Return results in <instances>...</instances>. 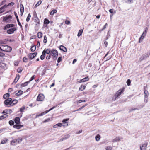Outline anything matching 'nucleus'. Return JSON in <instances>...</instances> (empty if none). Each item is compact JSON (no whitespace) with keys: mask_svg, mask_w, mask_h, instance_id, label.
<instances>
[{"mask_svg":"<svg viewBox=\"0 0 150 150\" xmlns=\"http://www.w3.org/2000/svg\"><path fill=\"white\" fill-rule=\"evenodd\" d=\"M0 49L3 51L6 52H9L11 51L12 48L10 46L5 45H0Z\"/></svg>","mask_w":150,"mask_h":150,"instance_id":"obj_1","label":"nucleus"},{"mask_svg":"<svg viewBox=\"0 0 150 150\" xmlns=\"http://www.w3.org/2000/svg\"><path fill=\"white\" fill-rule=\"evenodd\" d=\"M125 89V88L124 87L119 90L112 97V100H115L121 94L123 93Z\"/></svg>","mask_w":150,"mask_h":150,"instance_id":"obj_2","label":"nucleus"},{"mask_svg":"<svg viewBox=\"0 0 150 150\" xmlns=\"http://www.w3.org/2000/svg\"><path fill=\"white\" fill-rule=\"evenodd\" d=\"M50 54L52 56V59L54 60H56L57 59L58 53L57 50L53 49L51 50Z\"/></svg>","mask_w":150,"mask_h":150,"instance_id":"obj_3","label":"nucleus"},{"mask_svg":"<svg viewBox=\"0 0 150 150\" xmlns=\"http://www.w3.org/2000/svg\"><path fill=\"white\" fill-rule=\"evenodd\" d=\"M4 103L8 107H10L12 104V99L11 98H8L4 101Z\"/></svg>","mask_w":150,"mask_h":150,"instance_id":"obj_4","label":"nucleus"},{"mask_svg":"<svg viewBox=\"0 0 150 150\" xmlns=\"http://www.w3.org/2000/svg\"><path fill=\"white\" fill-rule=\"evenodd\" d=\"M22 140L21 138H18L12 140L11 142V144L12 145H15L17 144V143H19Z\"/></svg>","mask_w":150,"mask_h":150,"instance_id":"obj_5","label":"nucleus"},{"mask_svg":"<svg viewBox=\"0 0 150 150\" xmlns=\"http://www.w3.org/2000/svg\"><path fill=\"white\" fill-rule=\"evenodd\" d=\"M150 53L147 52L143 54L140 58V60L141 61L146 59L149 56Z\"/></svg>","mask_w":150,"mask_h":150,"instance_id":"obj_6","label":"nucleus"},{"mask_svg":"<svg viewBox=\"0 0 150 150\" xmlns=\"http://www.w3.org/2000/svg\"><path fill=\"white\" fill-rule=\"evenodd\" d=\"M17 30V28L16 27H13L8 29L7 31L8 34H11L13 33L14 32Z\"/></svg>","mask_w":150,"mask_h":150,"instance_id":"obj_7","label":"nucleus"},{"mask_svg":"<svg viewBox=\"0 0 150 150\" xmlns=\"http://www.w3.org/2000/svg\"><path fill=\"white\" fill-rule=\"evenodd\" d=\"M37 54V52L29 53L28 54L27 56L29 59H32L35 57Z\"/></svg>","mask_w":150,"mask_h":150,"instance_id":"obj_8","label":"nucleus"},{"mask_svg":"<svg viewBox=\"0 0 150 150\" xmlns=\"http://www.w3.org/2000/svg\"><path fill=\"white\" fill-rule=\"evenodd\" d=\"M12 18V17L11 15H9L8 16L4 17L3 18V21L4 22H8L9 20Z\"/></svg>","mask_w":150,"mask_h":150,"instance_id":"obj_9","label":"nucleus"},{"mask_svg":"<svg viewBox=\"0 0 150 150\" xmlns=\"http://www.w3.org/2000/svg\"><path fill=\"white\" fill-rule=\"evenodd\" d=\"M14 26L15 25L13 24H7L4 26V30H6L10 28H13Z\"/></svg>","mask_w":150,"mask_h":150,"instance_id":"obj_10","label":"nucleus"},{"mask_svg":"<svg viewBox=\"0 0 150 150\" xmlns=\"http://www.w3.org/2000/svg\"><path fill=\"white\" fill-rule=\"evenodd\" d=\"M147 145V143H145L142 144L141 146H140V150H146Z\"/></svg>","mask_w":150,"mask_h":150,"instance_id":"obj_11","label":"nucleus"},{"mask_svg":"<svg viewBox=\"0 0 150 150\" xmlns=\"http://www.w3.org/2000/svg\"><path fill=\"white\" fill-rule=\"evenodd\" d=\"M44 98V96L43 95L39 94L38 96L37 100L38 101H42Z\"/></svg>","mask_w":150,"mask_h":150,"instance_id":"obj_12","label":"nucleus"},{"mask_svg":"<svg viewBox=\"0 0 150 150\" xmlns=\"http://www.w3.org/2000/svg\"><path fill=\"white\" fill-rule=\"evenodd\" d=\"M14 14L16 17V18L17 21V22H18V25L20 26L21 28H22V25H21V24L19 21V19L18 17L17 16V13H16V12L14 11Z\"/></svg>","mask_w":150,"mask_h":150,"instance_id":"obj_13","label":"nucleus"},{"mask_svg":"<svg viewBox=\"0 0 150 150\" xmlns=\"http://www.w3.org/2000/svg\"><path fill=\"white\" fill-rule=\"evenodd\" d=\"M20 15L22 16L24 11V8L23 5L22 4H20Z\"/></svg>","mask_w":150,"mask_h":150,"instance_id":"obj_14","label":"nucleus"},{"mask_svg":"<svg viewBox=\"0 0 150 150\" xmlns=\"http://www.w3.org/2000/svg\"><path fill=\"white\" fill-rule=\"evenodd\" d=\"M0 67L5 70L7 69L6 64L3 62H0Z\"/></svg>","mask_w":150,"mask_h":150,"instance_id":"obj_15","label":"nucleus"},{"mask_svg":"<svg viewBox=\"0 0 150 150\" xmlns=\"http://www.w3.org/2000/svg\"><path fill=\"white\" fill-rule=\"evenodd\" d=\"M23 125L20 124H16L13 125V127L14 128H16L18 129H21L22 127L23 126Z\"/></svg>","mask_w":150,"mask_h":150,"instance_id":"obj_16","label":"nucleus"},{"mask_svg":"<svg viewBox=\"0 0 150 150\" xmlns=\"http://www.w3.org/2000/svg\"><path fill=\"white\" fill-rule=\"evenodd\" d=\"M12 110L11 109H5L2 112V113L3 114H8V113H11L12 112Z\"/></svg>","mask_w":150,"mask_h":150,"instance_id":"obj_17","label":"nucleus"},{"mask_svg":"<svg viewBox=\"0 0 150 150\" xmlns=\"http://www.w3.org/2000/svg\"><path fill=\"white\" fill-rule=\"evenodd\" d=\"M59 49L64 52H66L67 51V48L62 45H60L59 47Z\"/></svg>","mask_w":150,"mask_h":150,"instance_id":"obj_18","label":"nucleus"},{"mask_svg":"<svg viewBox=\"0 0 150 150\" xmlns=\"http://www.w3.org/2000/svg\"><path fill=\"white\" fill-rule=\"evenodd\" d=\"M43 51L45 54L46 53L47 54H50L51 50L50 49H45Z\"/></svg>","mask_w":150,"mask_h":150,"instance_id":"obj_19","label":"nucleus"},{"mask_svg":"<svg viewBox=\"0 0 150 150\" xmlns=\"http://www.w3.org/2000/svg\"><path fill=\"white\" fill-rule=\"evenodd\" d=\"M14 121L16 124H19L20 123V119L18 117H16L14 119Z\"/></svg>","mask_w":150,"mask_h":150,"instance_id":"obj_20","label":"nucleus"},{"mask_svg":"<svg viewBox=\"0 0 150 150\" xmlns=\"http://www.w3.org/2000/svg\"><path fill=\"white\" fill-rule=\"evenodd\" d=\"M20 77V76L18 74H17L16 75V77L15 78V79L14 81L13 82V83H17L18 80L19 79Z\"/></svg>","mask_w":150,"mask_h":150,"instance_id":"obj_21","label":"nucleus"},{"mask_svg":"<svg viewBox=\"0 0 150 150\" xmlns=\"http://www.w3.org/2000/svg\"><path fill=\"white\" fill-rule=\"evenodd\" d=\"M122 139V138H121L120 137H117L115 139H113L112 141L114 142H115L117 141H119L121 139Z\"/></svg>","mask_w":150,"mask_h":150,"instance_id":"obj_22","label":"nucleus"},{"mask_svg":"<svg viewBox=\"0 0 150 150\" xmlns=\"http://www.w3.org/2000/svg\"><path fill=\"white\" fill-rule=\"evenodd\" d=\"M48 112V111H46L43 112L42 113H41L39 115H37L36 116V117H38L39 116H42L44 115H45V114L47 113Z\"/></svg>","mask_w":150,"mask_h":150,"instance_id":"obj_23","label":"nucleus"},{"mask_svg":"<svg viewBox=\"0 0 150 150\" xmlns=\"http://www.w3.org/2000/svg\"><path fill=\"white\" fill-rule=\"evenodd\" d=\"M62 124L61 123H58L56 125H54L53 126V127L56 128L58 127H61L62 126Z\"/></svg>","mask_w":150,"mask_h":150,"instance_id":"obj_24","label":"nucleus"},{"mask_svg":"<svg viewBox=\"0 0 150 150\" xmlns=\"http://www.w3.org/2000/svg\"><path fill=\"white\" fill-rule=\"evenodd\" d=\"M45 54H46L43 51L42 53V55H41L40 57V59L42 60H43L44 59L45 56Z\"/></svg>","mask_w":150,"mask_h":150,"instance_id":"obj_25","label":"nucleus"},{"mask_svg":"<svg viewBox=\"0 0 150 150\" xmlns=\"http://www.w3.org/2000/svg\"><path fill=\"white\" fill-rule=\"evenodd\" d=\"M30 81H28L21 84L20 85L21 87H22L26 86L28 85V83Z\"/></svg>","mask_w":150,"mask_h":150,"instance_id":"obj_26","label":"nucleus"},{"mask_svg":"<svg viewBox=\"0 0 150 150\" xmlns=\"http://www.w3.org/2000/svg\"><path fill=\"white\" fill-rule=\"evenodd\" d=\"M95 138L96 141H98L100 139V136L99 134H98L96 136Z\"/></svg>","mask_w":150,"mask_h":150,"instance_id":"obj_27","label":"nucleus"},{"mask_svg":"<svg viewBox=\"0 0 150 150\" xmlns=\"http://www.w3.org/2000/svg\"><path fill=\"white\" fill-rule=\"evenodd\" d=\"M83 31V29H81L79 30L78 34H77V36L78 37H80L82 35Z\"/></svg>","mask_w":150,"mask_h":150,"instance_id":"obj_28","label":"nucleus"},{"mask_svg":"<svg viewBox=\"0 0 150 150\" xmlns=\"http://www.w3.org/2000/svg\"><path fill=\"white\" fill-rule=\"evenodd\" d=\"M10 96V94L8 93H6L4 94L3 96V98L4 99H6L7 98Z\"/></svg>","mask_w":150,"mask_h":150,"instance_id":"obj_29","label":"nucleus"},{"mask_svg":"<svg viewBox=\"0 0 150 150\" xmlns=\"http://www.w3.org/2000/svg\"><path fill=\"white\" fill-rule=\"evenodd\" d=\"M86 87L84 85H81L79 88V90L81 91H83L85 89Z\"/></svg>","mask_w":150,"mask_h":150,"instance_id":"obj_30","label":"nucleus"},{"mask_svg":"<svg viewBox=\"0 0 150 150\" xmlns=\"http://www.w3.org/2000/svg\"><path fill=\"white\" fill-rule=\"evenodd\" d=\"M36 47L35 45H33L31 47L30 50L32 52H34L36 50Z\"/></svg>","mask_w":150,"mask_h":150,"instance_id":"obj_31","label":"nucleus"},{"mask_svg":"<svg viewBox=\"0 0 150 150\" xmlns=\"http://www.w3.org/2000/svg\"><path fill=\"white\" fill-rule=\"evenodd\" d=\"M6 8V5H4L3 6L1 7L0 8V9L1 11L3 12L4 11L5 8Z\"/></svg>","mask_w":150,"mask_h":150,"instance_id":"obj_32","label":"nucleus"},{"mask_svg":"<svg viewBox=\"0 0 150 150\" xmlns=\"http://www.w3.org/2000/svg\"><path fill=\"white\" fill-rule=\"evenodd\" d=\"M89 79L88 78V76H87L82 79H81L82 81L83 82H86L87 81H88L89 80Z\"/></svg>","mask_w":150,"mask_h":150,"instance_id":"obj_33","label":"nucleus"},{"mask_svg":"<svg viewBox=\"0 0 150 150\" xmlns=\"http://www.w3.org/2000/svg\"><path fill=\"white\" fill-rule=\"evenodd\" d=\"M144 97H148L149 93L148 91L145 90V88L144 89Z\"/></svg>","mask_w":150,"mask_h":150,"instance_id":"obj_34","label":"nucleus"},{"mask_svg":"<svg viewBox=\"0 0 150 150\" xmlns=\"http://www.w3.org/2000/svg\"><path fill=\"white\" fill-rule=\"evenodd\" d=\"M148 30V28L147 27H146L145 28V30L142 33L143 35H144V36H146L147 32Z\"/></svg>","mask_w":150,"mask_h":150,"instance_id":"obj_35","label":"nucleus"},{"mask_svg":"<svg viewBox=\"0 0 150 150\" xmlns=\"http://www.w3.org/2000/svg\"><path fill=\"white\" fill-rule=\"evenodd\" d=\"M50 23L49 21L47 19H45L44 20V23L46 25Z\"/></svg>","mask_w":150,"mask_h":150,"instance_id":"obj_36","label":"nucleus"},{"mask_svg":"<svg viewBox=\"0 0 150 150\" xmlns=\"http://www.w3.org/2000/svg\"><path fill=\"white\" fill-rule=\"evenodd\" d=\"M34 21L35 22L37 23V24H39L40 21L38 17L34 18Z\"/></svg>","mask_w":150,"mask_h":150,"instance_id":"obj_37","label":"nucleus"},{"mask_svg":"<svg viewBox=\"0 0 150 150\" xmlns=\"http://www.w3.org/2000/svg\"><path fill=\"white\" fill-rule=\"evenodd\" d=\"M38 38H41L42 36V34L41 32H38Z\"/></svg>","mask_w":150,"mask_h":150,"instance_id":"obj_38","label":"nucleus"},{"mask_svg":"<svg viewBox=\"0 0 150 150\" xmlns=\"http://www.w3.org/2000/svg\"><path fill=\"white\" fill-rule=\"evenodd\" d=\"M23 91L19 90L18 92L16 94V96H20L22 95L23 94Z\"/></svg>","mask_w":150,"mask_h":150,"instance_id":"obj_39","label":"nucleus"},{"mask_svg":"<svg viewBox=\"0 0 150 150\" xmlns=\"http://www.w3.org/2000/svg\"><path fill=\"white\" fill-rule=\"evenodd\" d=\"M144 106V104L142 103L140 105H139L137 106V108H139V109H141L143 108Z\"/></svg>","mask_w":150,"mask_h":150,"instance_id":"obj_40","label":"nucleus"},{"mask_svg":"<svg viewBox=\"0 0 150 150\" xmlns=\"http://www.w3.org/2000/svg\"><path fill=\"white\" fill-rule=\"evenodd\" d=\"M57 12V10L55 9H54L52 10L50 13L51 15H53L54 13Z\"/></svg>","mask_w":150,"mask_h":150,"instance_id":"obj_41","label":"nucleus"},{"mask_svg":"<svg viewBox=\"0 0 150 150\" xmlns=\"http://www.w3.org/2000/svg\"><path fill=\"white\" fill-rule=\"evenodd\" d=\"M42 1L41 0L39 1L35 6V8H36L41 4Z\"/></svg>","mask_w":150,"mask_h":150,"instance_id":"obj_42","label":"nucleus"},{"mask_svg":"<svg viewBox=\"0 0 150 150\" xmlns=\"http://www.w3.org/2000/svg\"><path fill=\"white\" fill-rule=\"evenodd\" d=\"M70 137V135L69 134H66L63 137V139L66 140Z\"/></svg>","mask_w":150,"mask_h":150,"instance_id":"obj_43","label":"nucleus"},{"mask_svg":"<svg viewBox=\"0 0 150 150\" xmlns=\"http://www.w3.org/2000/svg\"><path fill=\"white\" fill-rule=\"evenodd\" d=\"M14 3L13 2L10 3L7 5H6V8L8 7V6H11L14 5Z\"/></svg>","mask_w":150,"mask_h":150,"instance_id":"obj_44","label":"nucleus"},{"mask_svg":"<svg viewBox=\"0 0 150 150\" xmlns=\"http://www.w3.org/2000/svg\"><path fill=\"white\" fill-rule=\"evenodd\" d=\"M18 102V101L16 99L13 100V101H12V104L13 105H13L16 104Z\"/></svg>","mask_w":150,"mask_h":150,"instance_id":"obj_45","label":"nucleus"},{"mask_svg":"<svg viewBox=\"0 0 150 150\" xmlns=\"http://www.w3.org/2000/svg\"><path fill=\"white\" fill-rule=\"evenodd\" d=\"M131 81L130 79H128L126 82L128 86H130L131 85Z\"/></svg>","mask_w":150,"mask_h":150,"instance_id":"obj_46","label":"nucleus"},{"mask_svg":"<svg viewBox=\"0 0 150 150\" xmlns=\"http://www.w3.org/2000/svg\"><path fill=\"white\" fill-rule=\"evenodd\" d=\"M31 17L30 14L29 13L27 17L26 18V21L27 22H28L30 19V18Z\"/></svg>","mask_w":150,"mask_h":150,"instance_id":"obj_47","label":"nucleus"},{"mask_svg":"<svg viewBox=\"0 0 150 150\" xmlns=\"http://www.w3.org/2000/svg\"><path fill=\"white\" fill-rule=\"evenodd\" d=\"M9 124L11 126L13 125L14 124V121L11 120L9 121Z\"/></svg>","mask_w":150,"mask_h":150,"instance_id":"obj_48","label":"nucleus"},{"mask_svg":"<svg viewBox=\"0 0 150 150\" xmlns=\"http://www.w3.org/2000/svg\"><path fill=\"white\" fill-rule=\"evenodd\" d=\"M23 61L25 62H28V59L26 57H24L23 59Z\"/></svg>","mask_w":150,"mask_h":150,"instance_id":"obj_49","label":"nucleus"},{"mask_svg":"<svg viewBox=\"0 0 150 150\" xmlns=\"http://www.w3.org/2000/svg\"><path fill=\"white\" fill-rule=\"evenodd\" d=\"M43 42L45 43H46L47 42V37L45 35L44 37Z\"/></svg>","mask_w":150,"mask_h":150,"instance_id":"obj_50","label":"nucleus"},{"mask_svg":"<svg viewBox=\"0 0 150 150\" xmlns=\"http://www.w3.org/2000/svg\"><path fill=\"white\" fill-rule=\"evenodd\" d=\"M25 109V106H23L22 107H21L20 109V112H22L24 111V110Z\"/></svg>","mask_w":150,"mask_h":150,"instance_id":"obj_51","label":"nucleus"},{"mask_svg":"<svg viewBox=\"0 0 150 150\" xmlns=\"http://www.w3.org/2000/svg\"><path fill=\"white\" fill-rule=\"evenodd\" d=\"M69 120V118L64 119L63 120L62 122H63L64 123H67V121H68V120Z\"/></svg>","mask_w":150,"mask_h":150,"instance_id":"obj_52","label":"nucleus"},{"mask_svg":"<svg viewBox=\"0 0 150 150\" xmlns=\"http://www.w3.org/2000/svg\"><path fill=\"white\" fill-rule=\"evenodd\" d=\"M139 110V108H132V109H131V110H130L129 111V112L132 111H134L135 110Z\"/></svg>","mask_w":150,"mask_h":150,"instance_id":"obj_53","label":"nucleus"},{"mask_svg":"<svg viewBox=\"0 0 150 150\" xmlns=\"http://www.w3.org/2000/svg\"><path fill=\"white\" fill-rule=\"evenodd\" d=\"M83 106H82L81 107L79 108L78 109L74 110L73 112H74L77 111H80L82 109H83Z\"/></svg>","mask_w":150,"mask_h":150,"instance_id":"obj_54","label":"nucleus"},{"mask_svg":"<svg viewBox=\"0 0 150 150\" xmlns=\"http://www.w3.org/2000/svg\"><path fill=\"white\" fill-rule=\"evenodd\" d=\"M8 139H5V140H4L1 141V144H4L6 143Z\"/></svg>","mask_w":150,"mask_h":150,"instance_id":"obj_55","label":"nucleus"},{"mask_svg":"<svg viewBox=\"0 0 150 150\" xmlns=\"http://www.w3.org/2000/svg\"><path fill=\"white\" fill-rule=\"evenodd\" d=\"M148 97H144V102L146 103L148 102Z\"/></svg>","mask_w":150,"mask_h":150,"instance_id":"obj_56","label":"nucleus"},{"mask_svg":"<svg viewBox=\"0 0 150 150\" xmlns=\"http://www.w3.org/2000/svg\"><path fill=\"white\" fill-rule=\"evenodd\" d=\"M62 60V57H58L57 59V62L58 63H59Z\"/></svg>","mask_w":150,"mask_h":150,"instance_id":"obj_57","label":"nucleus"},{"mask_svg":"<svg viewBox=\"0 0 150 150\" xmlns=\"http://www.w3.org/2000/svg\"><path fill=\"white\" fill-rule=\"evenodd\" d=\"M33 16H34V18H35L38 17L37 16V14L36 13V11H34L33 12Z\"/></svg>","mask_w":150,"mask_h":150,"instance_id":"obj_58","label":"nucleus"},{"mask_svg":"<svg viewBox=\"0 0 150 150\" xmlns=\"http://www.w3.org/2000/svg\"><path fill=\"white\" fill-rule=\"evenodd\" d=\"M126 2L127 3H133V0H127L126 1Z\"/></svg>","mask_w":150,"mask_h":150,"instance_id":"obj_59","label":"nucleus"},{"mask_svg":"<svg viewBox=\"0 0 150 150\" xmlns=\"http://www.w3.org/2000/svg\"><path fill=\"white\" fill-rule=\"evenodd\" d=\"M22 69L20 68H19L17 69V71L18 73H20L22 72Z\"/></svg>","mask_w":150,"mask_h":150,"instance_id":"obj_60","label":"nucleus"},{"mask_svg":"<svg viewBox=\"0 0 150 150\" xmlns=\"http://www.w3.org/2000/svg\"><path fill=\"white\" fill-rule=\"evenodd\" d=\"M112 149V148L111 147L108 146L106 147V150H111Z\"/></svg>","mask_w":150,"mask_h":150,"instance_id":"obj_61","label":"nucleus"},{"mask_svg":"<svg viewBox=\"0 0 150 150\" xmlns=\"http://www.w3.org/2000/svg\"><path fill=\"white\" fill-rule=\"evenodd\" d=\"M35 75H33V76L30 79V82L32 81L35 78Z\"/></svg>","mask_w":150,"mask_h":150,"instance_id":"obj_62","label":"nucleus"},{"mask_svg":"<svg viewBox=\"0 0 150 150\" xmlns=\"http://www.w3.org/2000/svg\"><path fill=\"white\" fill-rule=\"evenodd\" d=\"M51 55L50 54L48 55H47L46 57V59H50L51 58Z\"/></svg>","mask_w":150,"mask_h":150,"instance_id":"obj_63","label":"nucleus"},{"mask_svg":"<svg viewBox=\"0 0 150 150\" xmlns=\"http://www.w3.org/2000/svg\"><path fill=\"white\" fill-rule=\"evenodd\" d=\"M65 23L67 25L69 24L70 23V21L69 20H66L65 21Z\"/></svg>","mask_w":150,"mask_h":150,"instance_id":"obj_64","label":"nucleus"}]
</instances>
